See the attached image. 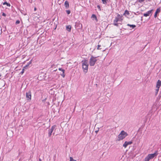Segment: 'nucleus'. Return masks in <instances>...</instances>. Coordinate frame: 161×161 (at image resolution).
Here are the masks:
<instances>
[{
	"label": "nucleus",
	"instance_id": "nucleus-20",
	"mask_svg": "<svg viewBox=\"0 0 161 161\" xmlns=\"http://www.w3.org/2000/svg\"><path fill=\"white\" fill-rule=\"evenodd\" d=\"M61 75L63 77V78H64L65 76L64 74V72H62V73L61 74Z\"/></svg>",
	"mask_w": 161,
	"mask_h": 161
},
{
	"label": "nucleus",
	"instance_id": "nucleus-27",
	"mask_svg": "<svg viewBox=\"0 0 161 161\" xmlns=\"http://www.w3.org/2000/svg\"><path fill=\"white\" fill-rule=\"evenodd\" d=\"M24 71H25L24 69H22V70L20 72V74H22L24 73Z\"/></svg>",
	"mask_w": 161,
	"mask_h": 161
},
{
	"label": "nucleus",
	"instance_id": "nucleus-7",
	"mask_svg": "<svg viewBox=\"0 0 161 161\" xmlns=\"http://www.w3.org/2000/svg\"><path fill=\"white\" fill-rule=\"evenodd\" d=\"M153 11V9L150 10L146 12L145 13H144L143 15L144 16L146 17L149 16L150 15H151L152 14Z\"/></svg>",
	"mask_w": 161,
	"mask_h": 161
},
{
	"label": "nucleus",
	"instance_id": "nucleus-1",
	"mask_svg": "<svg viewBox=\"0 0 161 161\" xmlns=\"http://www.w3.org/2000/svg\"><path fill=\"white\" fill-rule=\"evenodd\" d=\"M81 63L83 72L85 73H86L88 71V60H83L82 61Z\"/></svg>",
	"mask_w": 161,
	"mask_h": 161
},
{
	"label": "nucleus",
	"instance_id": "nucleus-34",
	"mask_svg": "<svg viewBox=\"0 0 161 161\" xmlns=\"http://www.w3.org/2000/svg\"><path fill=\"white\" fill-rule=\"evenodd\" d=\"M34 10H36V8H34Z\"/></svg>",
	"mask_w": 161,
	"mask_h": 161
},
{
	"label": "nucleus",
	"instance_id": "nucleus-17",
	"mask_svg": "<svg viewBox=\"0 0 161 161\" xmlns=\"http://www.w3.org/2000/svg\"><path fill=\"white\" fill-rule=\"evenodd\" d=\"M129 14H130V13L127 10H126L125 11L124 15H129Z\"/></svg>",
	"mask_w": 161,
	"mask_h": 161
},
{
	"label": "nucleus",
	"instance_id": "nucleus-22",
	"mask_svg": "<svg viewBox=\"0 0 161 161\" xmlns=\"http://www.w3.org/2000/svg\"><path fill=\"white\" fill-rule=\"evenodd\" d=\"M70 161H76V160L73 159L72 157H70Z\"/></svg>",
	"mask_w": 161,
	"mask_h": 161
},
{
	"label": "nucleus",
	"instance_id": "nucleus-11",
	"mask_svg": "<svg viewBox=\"0 0 161 161\" xmlns=\"http://www.w3.org/2000/svg\"><path fill=\"white\" fill-rule=\"evenodd\" d=\"M161 86V81L158 80L157 82L156 87L160 88Z\"/></svg>",
	"mask_w": 161,
	"mask_h": 161
},
{
	"label": "nucleus",
	"instance_id": "nucleus-8",
	"mask_svg": "<svg viewBox=\"0 0 161 161\" xmlns=\"http://www.w3.org/2000/svg\"><path fill=\"white\" fill-rule=\"evenodd\" d=\"M26 96L27 100H31V92L30 91L26 93Z\"/></svg>",
	"mask_w": 161,
	"mask_h": 161
},
{
	"label": "nucleus",
	"instance_id": "nucleus-19",
	"mask_svg": "<svg viewBox=\"0 0 161 161\" xmlns=\"http://www.w3.org/2000/svg\"><path fill=\"white\" fill-rule=\"evenodd\" d=\"M118 24H119V23H118L117 22H114L113 25L115 26H118Z\"/></svg>",
	"mask_w": 161,
	"mask_h": 161
},
{
	"label": "nucleus",
	"instance_id": "nucleus-10",
	"mask_svg": "<svg viewBox=\"0 0 161 161\" xmlns=\"http://www.w3.org/2000/svg\"><path fill=\"white\" fill-rule=\"evenodd\" d=\"M160 8H158L156 10V11L155 13V14L154 15V17L155 18H156L157 17V14L160 13Z\"/></svg>",
	"mask_w": 161,
	"mask_h": 161
},
{
	"label": "nucleus",
	"instance_id": "nucleus-26",
	"mask_svg": "<svg viewBox=\"0 0 161 161\" xmlns=\"http://www.w3.org/2000/svg\"><path fill=\"white\" fill-rule=\"evenodd\" d=\"M19 23H20V21L19 20H17L15 22V24L16 25H17V24H19Z\"/></svg>",
	"mask_w": 161,
	"mask_h": 161
},
{
	"label": "nucleus",
	"instance_id": "nucleus-16",
	"mask_svg": "<svg viewBox=\"0 0 161 161\" xmlns=\"http://www.w3.org/2000/svg\"><path fill=\"white\" fill-rule=\"evenodd\" d=\"M3 5H6L8 6H10V4L9 3H8L6 1H5L3 3Z\"/></svg>",
	"mask_w": 161,
	"mask_h": 161
},
{
	"label": "nucleus",
	"instance_id": "nucleus-13",
	"mask_svg": "<svg viewBox=\"0 0 161 161\" xmlns=\"http://www.w3.org/2000/svg\"><path fill=\"white\" fill-rule=\"evenodd\" d=\"M71 26L70 25H68L66 26V29L69 32H70L71 30Z\"/></svg>",
	"mask_w": 161,
	"mask_h": 161
},
{
	"label": "nucleus",
	"instance_id": "nucleus-6",
	"mask_svg": "<svg viewBox=\"0 0 161 161\" xmlns=\"http://www.w3.org/2000/svg\"><path fill=\"white\" fill-rule=\"evenodd\" d=\"M56 126V125H54L51 127L50 129L49 130L48 135L49 137L51 136L52 133L53 132L54 130L55 129Z\"/></svg>",
	"mask_w": 161,
	"mask_h": 161
},
{
	"label": "nucleus",
	"instance_id": "nucleus-33",
	"mask_svg": "<svg viewBox=\"0 0 161 161\" xmlns=\"http://www.w3.org/2000/svg\"><path fill=\"white\" fill-rule=\"evenodd\" d=\"M39 161H42V160L40 158L39 159Z\"/></svg>",
	"mask_w": 161,
	"mask_h": 161
},
{
	"label": "nucleus",
	"instance_id": "nucleus-5",
	"mask_svg": "<svg viewBox=\"0 0 161 161\" xmlns=\"http://www.w3.org/2000/svg\"><path fill=\"white\" fill-rule=\"evenodd\" d=\"M123 20L122 16L119 14H118L117 16L115 18L113 22H118L119 21H122Z\"/></svg>",
	"mask_w": 161,
	"mask_h": 161
},
{
	"label": "nucleus",
	"instance_id": "nucleus-32",
	"mask_svg": "<svg viewBox=\"0 0 161 161\" xmlns=\"http://www.w3.org/2000/svg\"><path fill=\"white\" fill-rule=\"evenodd\" d=\"M98 132V130H96L95 131V132L97 133Z\"/></svg>",
	"mask_w": 161,
	"mask_h": 161
},
{
	"label": "nucleus",
	"instance_id": "nucleus-30",
	"mask_svg": "<svg viewBox=\"0 0 161 161\" xmlns=\"http://www.w3.org/2000/svg\"><path fill=\"white\" fill-rule=\"evenodd\" d=\"M97 8H98V9H99V10H101V8H100V6L99 5H98L97 6Z\"/></svg>",
	"mask_w": 161,
	"mask_h": 161
},
{
	"label": "nucleus",
	"instance_id": "nucleus-25",
	"mask_svg": "<svg viewBox=\"0 0 161 161\" xmlns=\"http://www.w3.org/2000/svg\"><path fill=\"white\" fill-rule=\"evenodd\" d=\"M66 12L68 14H69L70 13V11L69 10H66Z\"/></svg>",
	"mask_w": 161,
	"mask_h": 161
},
{
	"label": "nucleus",
	"instance_id": "nucleus-2",
	"mask_svg": "<svg viewBox=\"0 0 161 161\" xmlns=\"http://www.w3.org/2000/svg\"><path fill=\"white\" fill-rule=\"evenodd\" d=\"M127 136V134L124 130L121 131L118 136V138L116 139L117 141H119L125 138Z\"/></svg>",
	"mask_w": 161,
	"mask_h": 161
},
{
	"label": "nucleus",
	"instance_id": "nucleus-15",
	"mask_svg": "<svg viewBox=\"0 0 161 161\" xmlns=\"http://www.w3.org/2000/svg\"><path fill=\"white\" fill-rule=\"evenodd\" d=\"M127 25L130 26V27H131L132 28H134L136 27V26L134 25H130L129 24H127Z\"/></svg>",
	"mask_w": 161,
	"mask_h": 161
},
{
	"label": "nucleus",
	"instance_id": "nucleus-14",
	"mask_svg": "<svg viewBox=\"0 0 161 161\" xmlns=\"http://www.w3.org/2000/svg\"><path fill=\"white\" fill-rule=\"evenodd\" d=\"M91 18H92L93 19H95L96 22H97L98 21L96 16L94 14H92V15Z\"/></svg>",
	"mask_w": 161,
	"mask_h": 161
},
{
	"label": "nucleus",
	"instance_id": "nucleus-23",
	"mask_svg": "<svg viewBox=\"0 0 161 161\" xmlns=\"http://www.w3.org/2000/svg\"><path fill=\"white\" fill-rule=\"evenodd\" d=\"M159 88L156 87V93H157V94L158 93V91H159Z\"/></svg>",
	"mask_w": 161,
	"mask_h": 161
},
{
	"label": "nucleus",
	"instance_id": "nucleus-24",
	"mask_svg": "<svg viewBox=\"0 0 161 161\" xmlns=\"http://www.w3.org/2000/svg\"><path fill=\"white\" fill-rule=\"evenodd\" d=\"M145 0H137V1L140 3H142Z\"/></svg>",
	"mask_w": 161,
	"mask_h": 161
},
{
	"label": "nucleus",
	"instance_id": "nucleus-18",
	"mask_svg": "<svg viewBox=\"0 0 161 161\" xmlns=\"http://www.w3.org/2000/svg\"><path fill=\"white\" fill-rule=\"evenodd\" d=\"M103 3L106 4L107 3V0H102Z\"/></svg>",
	"mask_w": 161,
	"mask_h": 161
},
{
	"label": "nucleus",
	"instance_id": "nucleus-28",
	"mask_svg": "<svg viewBox=\"0 0 161 161\" xmlns=\"http://www.w3.org/2000/svg\"><path fill=\"white\" fill-rule=\"evenodd\" d=\"M31 61H30L28 63V64H27V65H26L25 67H27L30 64H31Z\"/></svg>",
	"mask_w": 161,
	"mask_h": 161
},
{
	"label": "nucleus",
	"instance_id": "nucleus-3",
	"mask_svg": "<svg viewBox=\"0 0 161 161\" xmlns=\"http://www.w3.org/2000/svg\"><path fill=\"white\" fill-rule=\"evenodd\" d=\"M158 154L157 151H156L154 153L148 154L145 158L144 161H149L150 159L156 157Z\"/></svg>",
	"mask_w": 161,
	"mask_h": 161
},
{
	"label": "nucleus",
	"instance_id": "nucleus-29",
	"mask_svg": "<svg viewBox=\"0 0 161 161\" xmlns=\"http://www.w3.org/2000/svg\"><path fill=\"white\" fill-rule=\"evenodd\" d=\"M101 45H97V48L98 49H101V48H100V47H101Z\"/></svg>",
	"mask_w": 161,
	"mask_h": 161
},
{
	"label": "nucleus",
	"instance_id": "nucleus-9",
	"mask_svg": "<svg viewBox=\"0 0 161 161\" xmlns=\"http://www.w3.org/2000/svg\"><path fill=\"white\" fill-rule=\"evenodd\" d=\"M132 142L131 141L127 142L126 141L124 143L123 145V146L125 148L127 146L131 144Z\"/></svg>",
	"mask_w": 161,
	"mask_h": 161
},
{
	"label": "nucleus",
	"instance_id": "nucleus-12",
	"mask_svg": "<svg viewBox=\"0 0 161 161\" xmlns=\"http://www.w3.org/2000/svg\"><path fill=\"white\" fill-rule=\"evenodd\" d=\"M64 6L66 8H68L69 7V2L66 1L64 2Z\"/></svg>",
	"mask_w": 161,
	"mask_h": 161
},
{
	"label": "nucleus",
	"instance_id": "nucleus-31",
	"mask_svg": "<svg viewBox=\"0 0 161 161\" xmlns=\"http://www.w3.org/2000/svg\"><path fill=\"white\" fill-rule=\"evenodd\" d=\"M2 15L3 16H5L6 15L5 13H3Z\"/></svg>",
	"mask_w": 161,
	"mask_h": 161
},
{
	"label": "nucleus",
	"instance_id": "nucleus-4",
	"mask_svg": "<svg viewBox=\"0 0 161 161\" xmlns=\"http://www.w3.org/2000/svg\"><path fill=\"white\" fill-rule=\"evenodd\" d=\"M97 57H94L92 56L89 60V64L91 66H92L94 65L95 63L97 61V59H96Z\"/></svg>",
	"mask_w": 161,
	"mask_h": 161
},
{
	"label": "nucleus",
	"instance_id": "nucleus-21",
	"mask_svg": "<svg viewBox=\"0 0 161 161\" xmlns=\"http://www.w3.org/2000/svg\"><path fill=\"white\" fill-rule=\"evenodd\" d=\"M58 70L60 71H62V72H65V70L61 68H59Z\"/></svg>",
	"mask_w": 161,
	"mask_h": 161
}]
</instances>
